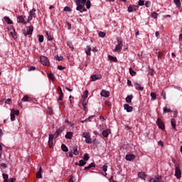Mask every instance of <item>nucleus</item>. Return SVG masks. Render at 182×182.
Segmentation results:
<instances>
[{"label":"nucleus","instance_id":"nucleus-1","mask_svg":"<svg viewBox=\"0 0 182 182\" xmlns=\"http://www.w3.org/2000/svg\"><path fill=\"white\" fill-rule=\"evenodd\" d=\"M77 7V11H79V12H86L87 11L86 8H85V4H86V0H74Z\"/></svg>","mask_w":182,"mask_h":182},{"label":"nucleus","instance_id":"nucleus-2","mask_svg":"<svg viewBox=\"0 0 182 182\" xmlns=\"http://www.w3.org/2000/svg\"><path fill=\"white\" fill-rule=\"evenodd\" d=\"M82 137H84V139H85V143H87V144H91L92 138L90 137V134H89V132H83L82 134Z\"/></svg>","mask_w":182,"mask_h":182},{"label":"nucleus","instance_id":"nucleus-3","mask_svg":"<svg viewBox=\"0 0 182 182\" xmlns=\"http://www.w3.org/2000/svg\"><path fill=\"white\" fill-rule=\"evenodd\" d=\"M40 60L42 65H45V66H50L49 60L46 56L41 55L40 57Z\"/></svg>","mask_w":182,"mask_h":182},{"label":"nucleus","instance_id":"nucleus-4","mask_svg":"<svg viewBox=\"0 0 182 182\" xmlns=\"http://www.w3.org/2000/svg\"><path fill=\"white\" fill-rule=\"evenodd\" d=\"M35 12H36V9H33L30 11L27 22H31V21H32V18H36V14H35Z\"/></svg>","mask_w":182,"mask_h":182},{"label":"nucleus","instance_id":"nucleus-5","mask_svg":"<svg viewBox=\"0 0 182 182\" xmlns=\"http://www.w3.org/2000/svg\"><path fill=\"white\" fill-rule=\"evenodd\" d=\"M156 124L159 129H161V130H164L165 127H164V123L163 121H161V119L158 118L156 120Z\"/></svg>","mask_w":182,"mask_h":182},{"label":"nucleus","instance_id":"nucleus-6","mask_svg":"<svg viewBox=\"0 0 182 182\" xmlns=\"http://www.w3.org/2000/svg\"><path fill=\"white\" fill-rule=\"evenodd\" d=\"M175 176L178 179L181 178V170H180V167L178 166H176L175 168Z\"/></svg>","mask_w":182,"mask_h":182},{"label":"nucleus","instance_id":"nucleus-7","mask_svg":"<svg viewBox=\"0 0 182 182\" xmlns=\"http://www.w3.org/2000/svg\"><path fill=\"white\" fill-rule=\"evenodd\" d=\"M55 137L54 134H49V139H48V146L50 149H52L53 147V138Z\"/></svg>","mask_w":182,"mask_h":182},{"label":"nucleus","instance_id":"nucleus-8","mask_svg":"<svg viewBox=\"0 0 182 182\" xmlns=\"http://www.w3.org/2000/svg\"><path fill=\"white\" fill-rule=\"evenodd\" d=\"M63 130H65V127L64 126H62L60 127L59 129H58L55 134H53L55 136V138L56 139L57 137H58V136L60 134V133H62V132H63Z\"/></svg>","mask_w":182,"mask_h":182},{"label":"nucleus","instance_id":"nucleus-9","mask_svg":"<svg viewBox=\"0 0 182 182\" xmlns=\"http://www.w3.org/2000/svg\"><path fill=\"white\" fill-rule=\"evenodd\" d=\"M32 32H33V26H31L28 27L27 31L24 32L23 35L25 36H28V35H29V36H31L32 35Z\"/></svg>","mask_w":182,"mask_h":182},{"label":"nucleus","instance_id":"nucleus-10","mask_svg":"<svg viewBox=\"0 0 182 182\" xmlns=\"http://www.w3.org/2000/svg\"><path fill=\"white\" fill-rule=\"evenodd\" d=\"M17 22L18 23H23V25H26V23H28V21H25V18L22 16H18L17 17Z\"/></svg>","mask_w":182,"mask_h":182},{"label":"nucleus","instance_id":"nucleus-11","mask_svg":"<svg viewBox=\"0 0 182 182\" xmlns=\"http://www.w3.org/2000/svg\"><path fill=\"white\" fill-rule=\"evenodd\" d=\"M139 9V6L131 5L128 7V12H134V11H137Z\"/></svg>","mask_w":182,"mask_h":182},{"label":"nucleus","instance_id":"nucleus-12","mask_svg":"<svg viewBox=\"0 0 182 182\" xmlns=\"http://www.w3.org/2000/svg\"><path fill=\"white\" fill-rule=\"evenodd\" d=\"M149 182H161V176H157L154 178H150Z\"/></svg>","mask_w":182,"mask_h":182},{"label":"nucleus","instance_id":"nucleus-13","mask_svg":"<svg viewBox=\"0 0 182 182\" xmlns=\"http://www.w3.org/2000/svg\"><path fill=\"white\" fill-rule=\"evenodd\" d=\"M100 95L102 96V97H109V96H110V92L105 90H102L100 92Z\"/></svg>","mask_w":182,"mask_h":182},{"label":"nucleus","instance_id":"nucleus-14","mask_svg":"<svg viewBox=\"0 0 182 182\" xmlns=\"http://www.w3.org/2000/svg\"><path fill=\"white\" fill-rule=\"evenodd\" d=\"M92 82H96V80H99L102 79V75H94L91 76Z\"/></svg>","mask_w":182,"mask_h":182},{"label":"nucleus","instance_id":"nucleus-15","mask_svg":"<svg viewBox=\"0 0 182 182\" xmlns=\"http://www.w3.org/2000/svg\"><path fill=\"white\" fill-rule=\"evenodd\" d=\"M138 177L141 180H146V177H147V174L144 171L138 172Z\"/></svg>","mask_w":182,"mask_h":182},{"label":"nucleus","instance_id":"nucleus-16","mask_svg":"<svg viewBox=\"0 0 182 182\" xmlns=\"http://www.w3.org/2000/svg\"><path fill=\"white\" fill-rule=\"evenodd\" d=\"M125 159L128 161H132V160H134V159H136V156H134V155H133L132 154H129L126 155Z\"/></svg>","mask_w":182,"mask_h":182},{"label":"nucleus","instance_id":"nucleus-17","mask_svg":"<svg viewBox=\"0 0 182 182\" xmlns=\"http://www.w3.org/2000/svg\"><path fill=\"white\" fill-rule=\"evenodd\" d=\"M124 110H127V112H133V107L129 105L128 104H124Z\"/></svg>","mask_w":182,"mask_h":182},{"label":"nucleus","instance_id":"nucleus-18","mask_svg":"<svg viewBox=\"0 0 182 182\" xmlns=\"http://www.w3.org/2000/svg\"><path fill=\"white\" fill-rule=\"evenodd\" d=\"M134 85H136V90H140L141 92L144 90V87H141V85H140L137 81L134 82Z\"/></svg>","mask_w":182,"mask_h":182},{"label":"nucleus","instance_id":"nucleus-19","mask_svg":"<svg viewBox=\"0 0 182 182\" xmlns=\"http://www.w3.org/2000/svg\"><path fill=\"white\" fill-rule=\"evenodd\" d=\"M122 48H123V46H119L117 44V46L113 50V52H122Z\"/></svg>","mask_w":182,"mask_h":182},{"label":"nucleus","instance_id":"nucleus-20","mask_svg":"<svg viewBox=\"0 0 182 182\" xmlns=\"http://www.w3.org/2000/svg\"><path fill=\"white\" fill-rule=\"evenodd\" d=\"M37 178H42V167L39 168L38 171L36 173Z\"/></svg>","mask_w":182,"mask_h":182},{"label":"nucleus","instance_id":"nucleus-21","mask_svg":"<svg viewBox=\"0 0 182 182\" xmlns=\"http://www.w3.org/2000/svg\"><path fill=\"white\" fill-rule=\"evenodd\" d=\"M87 96H89V91L85 90L84 92L83 95H82V97H83V101L82 102H86V100L87 99Z\"/></svg>","mask_w":182,"mask_h":182},{"label":"nucleus","instance_id":"nucleus-22","mask_svg":"<svg viewBox=\"0 0 182 182\" xmlns=\"http://www.w3.org/2000/svg\"><path fill=\"white\" fill-rule=\"evenodd\" d=\"M109 134H110V129L104 130L102 132V136H104V137H107Z\"/></svg>","mask_w":182,"mask_h":182},{"label":"nucleus","instance_id":"nucleus-23","mask_svg":"<svg viewBox=\"0 0 182 182\" xmlns=\"http://www.w3.org/2000/svg\"><path fill=\"white\" fill-rule=\"evenodd\" d=\"M132 99H133V95H128L126 97L125 100H126L127 103H132Z\"/></svg>","mask_w":182,"mask_h":182},{"label":"nucleus","instance_id":"nucleus-24","mask_svg":"<svg viewBox=\"0 0 182 182\" xmlns=\"http://www.w3.org/2000/svg\"><path fill=\"white\" fill-rule=\"evenodd\" d=\"M73 137V132H67L65 134V139H71Z\"/></svg>","mask_w":182,"mask_h":182},{"label":"nucleus","instance_id":"nucleus-25","mask_svg":"<svg viewBox=\"0 0 182 182\" xmlns=\"http://www.w3.org/2000/svg\"><path fill=\"white\" fill-rule=\"evenodd\" d=\"M73 154L75 156H78L79 155V151L77 150V146L73 147Z\"/></svg>","mask_w":182,"mask_h":182},{"label":"nucleus","instance_id":"nucleus-26","mask_svg":"<svg viewBox=\"0 0 182 182\" xmlns=\"http://www.w3.org/2000/svg\"><path fill=\"white\" fill-rule=\"evenodd\" d=\"M61 150H63V151H65V153L69 151V149H68V146H66V145H65L64 144L61 145Z\"/></svg>","mask_w":182,"mask_h":182},{"label":"nucleus","instance_id":"nucleus-27","mask_svg":"<svg viewBox=\"0 0 182 182\" xmlns=\"http://www.w3.org/2000/svg\"><path fill=\"white\" fill-rule=\"evenodd\" d=\"M87 50L85 51L86 55H87V56H90L91 53H90V50H92V48L90 47V46H87Z\"/></svg>","mask_w":182,"mask_h":182},{"label":"nucleus","instance_id":"nucleus-28","mask_svg":"<svg viewBox=\"0 0 182 182\" xmlns=\"http://www.w3.org/2000/svg\"><path fill=\"white\" fill-rule=\"evenodd\" d=\"M4 20L9 25H12L13 22L11 21V18H9V17L5 16Z\"/></svg>","mask_w":182,"mask_h":182},{"label":"nucleus","instance_id":"nucleus-29","mask_svg":"<svg viewBox=\"0 0 182 182\" xmlns=\"http://www.w3.org/2000/svg\"><path fill=\"white\" fill-rule=\"evenodd\" d=\"M150 96L151 97V100H152V101H154V100H156V99H157V95L154 92H151Z\"/></svg>","mask_w":182,"mask_h":182},{"label":"nucleus","instance_id":"nucleus-30","mask_svg":"<svg viewBox=\"0 0 182 182\" xmlns=\"http://www.w3.org/2000/svg\"><path fill=\"white\" fill-rule=\"evenodd\" d=\"M108 59H109V60H112V62H117V58L113 57L110 55H108Z\"/></svg>","mask_w":182,"mask_h":182},{"label":"nucleus","instance_id":"nucleus-31","mask_svg":"<svg viewBox=\"0 0 182 182\" xmlns=\"http://www.w3.org/2000/svg\"><path fill=\"white\" fill-rule=\"evenodd\" d=\"M102 171H105V173H103V176H107V173H106L107 171V166L106 165H104L102 166Z\"/></svg>","mask_w":182,"mask_h":182},{"label":"nucleus","instance_id":"nucleus-32","mask_svg":"<svg viewBox=\"0 0 182 182\" xmlns=\"http://www.w3.org/2000/svg\"><path fill=\"white\" fill-rule=\"evenodd\" d=\"M117 45L123 46V41L122 40L121 38H117Z\"/></svg>","mask_w":182,"mask_h":182},{"label":"nucleus","instance_id":"nucleus-33","mask_svg":"<svg viewBox=\"0 0 182 182\" xmlns=\"http://www.w3.org/2000/svg\"><path fill=\"white\" fill-rule=\"evenodd\" d=\"M172 128L176 129V119H171V120Z\"/></svg>","mask_w":182,"mask_h":182},{"label":"nucleus","instance_id":"nucleus-34","mask_svg":"<svg viewBox=\"0 0 182 182\" xmlns=\"http://www.w3.org/2000/svg\"><path fill=\"white\" fill-rule=\"evenodd\" d=\"M166 113H171V109L167 107L164 108V114H166Z\"/></svg>","mask_w":182,"mask_h":182},{"label":"nucleus","instance_id":"nucleus-35","mask_svg":"<svg viewBox=\"0 0 182 182\" xmlns=\"http://www.w3.org/2000/svg\"><path fill=\"white\" fill-rule=\"evenodd\" d=\"M29 97L28 95H25L22 99V102H29Z\"/></svg>","mask_w":182,"mask_h":182},{"label":"nucleus","instance_id":"nucleus-36","mask_svg":"<svg viewBox=\"0 0 182 182\" xmlns=\"http://www.w3.org/2000/svg\"><path fill=\"white\" fill-rule=\"evenodd\" d=\"M129 73L131 76H136V71L133 70L132 68H129Z\"/></svg>","mask_w":182,"mask_h":182},{"label":"nucleus","instance_id":"nucleus-37","mask_svg":"<svg viewBox=\"0 0 182 182\" xmlns=\"http://www.w3.org/2000/svg\"><path fill=\"white\" fill-rule=\"evenodd\" d=\"M85 5H86L87 9H90V0H87V2L85 1Z\"/></svg>","mask_w":182,"mask_h":182},{"label":"nucleus","instance_id":"nucleus-38","mask_svg":"<svg viewBox=\"0 0 182 182\" xmlns=\"http://www.w3.org/2000/svg\"><path fill=\"white\" fill-rule=\"evenodd\" d=\"M86 164V161H85L84 160L81 159L79 161V164L78 166H83Z\"/></svg>","mask_w":182,"mask_h":182},{"label":"nucleus","instance_id":"nucleus-39","mask_svg":"<svg viewBox=\"0 0 182 182\" xmlns=\"http://www.w3.org/2000/svg\"><path fill=\"white\" fill-rule=\"evenodd\" d=\"M46 36L48 41H52V39H53V38H52V35L48 32H46Z\"/></svg>","mask_w":182,"mask_h":182},{"label":"nucleus","instance_id":"nucleus-40","mask_svg":"<svg viewBox=\"0 0 182 182\" xmlns=\"http://www.w3.org/2000/svg\"><path fill=\"white\" fill-rule=\"evenodd\" d=\"M48 78L50 79V80H55V77L53 76V74L52 73L48 74Z\"/></svg>","mask_w":182,"mask_h":182},{"label":"nucleus","instance_id":"nucleus-41","mask_svg":"<svg viewBox=\"0 0 182 182\" xmlns=\"http://www.w3.org/2000/svg\"><path fill=\"white\" fill-rule=\"evenodd\" d=\"M98 35H99L100 38H105V36H106V33L105 32H102V31H100L98 33Z\"/></svg>","mask_w":182,"mask_h":182},{"label":"nucleus","instance_id":"nucleus-42","mask_svg":"<svg viewBox=\"0 0 182 182\" xmlns=\"http://www.w3.org/2000/svg\"><path fill=\"white\" fill-rule=\"evenodd\" d=\"M11 35L14 39H16V33H15V30H13V31L11 32Z\"/></svg>","mask_w":182,"mask_h":182},{"label":"nucleus","instance_id":"nucleus-43","mask_svg":"<svg viewBox=\"0 0 182 182\" xmlns=\"http://www.w3.org/2000/svg\"><path fill=\"white\" fill-rule=\"evenodd\" d=\"M11 112H13V114L16 116H19V110H15V109H12Z\"/></svg>","mask_w":182,"mask_h":182},{"label":"nucleus","instance_id":"nucleus-44","mask_svg":"<svg viewBox=\"0 0 182 182\" xmlns=\"http://www.w3.org/2000/svg\"><path fill=\"white\" fill-rule=\"evenodd\" d=\"M163 56H164V54L161 52H159L158 53V59L160 60L161 59V58H163Z\"/></svg>","mask_w":182,"mask_h":182},{"label":"nucleus","instance_id":"nucleus-45","mask_svg":"<svg viewBox=\"0 0 182 182\" xmlns=\"http://www.w3.org/2000/svg\"><path fill=\"white\" fill-rule=\"evenodd\" d=\"M55 59H56V60H58L59 62H60L61 60H63V56L57 55L55 57Z\"/></svg>","mask_w":182,"mask_h":182},{"label":"nucleus","instance_id":"nucleus-46","mask_svg":"<svg viewBox=\"0 0 182 182\" xmlns=\"http://www.w3.org/2000/svg\"><path fill=\"white\" fill-rule=\"evenodd\" d=\"M83 159L85 160V161H87L89 160V154H85Z\"/></svg>","mask_w":182,"mask_h":182},{"label":"nucleus","instance_id":"nucleus-47","mask_svg":"<svg viewBox=\"0 0 182 182\" xmlns=\"http://www.w3.org/2000/svg\"><path fill=\"white\" fill-rule=\"evenodd\" d=\"M174 4L176 5V6H180L181 4L180 3V0H174Z\"/></svg>","mask_w":182,"mask_h":182},{"label":"nucleus","instance_id":"nucleus-48","mask_svg":"<svg viewBox=\"0 0 182 182\" xmlns=\"http://www.w3.org/2000/svg\"><path fill=\"white\" fill-rule=\"evenodd\" d=\"M139 6H143L144 5V0H139L138 2Z\"/></svg>","mask_w":182,"mask_h":182},{"label":"nucleus","instance_id":"nucleus-49","mask_svg":"<svg viewBox=\"0 0 182 182\" xmlns=\"http://www.w3.org/2000/svg\"><path fill=\"white\" fill-rule=\"evenodd\" d=\"M151 5V2L149 1H146L145 2V6H146V8H150Z\"/></svg>","mask_w":182,"mask_h":182},{"label":"nucleus","instance_id":"nucleus-50","mask_svg":"<svg viewBox=\"0 0 182 182\" xmlns=\"http://www.w3.org/2000/svg\"><path fill=\"white\" fill-rule=\"evenodd\" d=\"M38 41L41 43H42V42H43V36L42 35H39L38 36Z\"/></svg>","mask_w":182,"mask_h":182},{"label":"nucleus","instance_id":"nucleus-51","mask_svg":"<svg viewBox=\"0 0 182 182\" xmlns=\"http://www.w3.org/2000/svg\"><path fill=\"white\" fill-rule=\"evenodd\" d=\"M64 11H65V12H70V11H72V9H70L69 6H65V7L64 8Z\"/></svg>","mask_w":182,"mask_h":182},{"label":"nucleus","instance_id":"nucleus-52","mask_svg":"<svg viewBox=\"0 0 182 182\" xmlns=\"http://www.w3.org/2000/svg\"><path fill=\"white\" fill-rule=\"evenodd\" d=\"M3 178L5 180V181H8V178H9L8 174L3 173Z\"/></svg>","mask_w":182,"mask_h":182},{"label":"nucleus","instance_id":"nucleus-53","mask_svg":"<svg viewBox=\"0 0 182 182\" xmlns=\"http://www.w3.org/2000/svg\"><path fill=\"white\" fill-rule=\"evenodd\" d=\"M11 122H14L15 120V114L13 112L11 113Z\"/></svg>","mask_w":182,"mask_h":182},{"label":"nucleus","instance_id":"nucleus-54","mask_svg":"<svg viewBox=\"0 0 182 182\" xmlns=\"http://www.w3.org/2000/svg\"><path fill=\"white\" fill-rule=\"evenodd\" d=\"M158 15H159V14H158L157 13H156V12H152V13H151V17H152V18H157Z\"/></svg>","mask_w":182,"mask_h":182},{"label":"nucleus","instance_id":"nucleus-55","mask_svg":"<svg viewBox=\"0 0 182 182\" xmlns=\"http://www.w3.org/2000/svg\"><path fill=\"white\" fill-rule=\"evenodd\" d=\"M86 105H87L86 103V102L85 101H82V107H83V109H84L85 112H86Z\"/></svg>","mask_w":182,"mask_h":182},{"label":"nucleus","instance_id":"nucleus-56","mask_svg":"<svg viewBox=\"0 0 182 182\" xmlns=\"http://www.w3.org/2000/svg\"><path fill=\"white\" fill-rule=\"evenodd\" d=\"M161 96H162L163 99H164V100H166V92L163 91V92H161Z\"/></svg>","mask_w":182,"mask_h":182},{"label":"nucleus","instance_id":"nucleus-57","mask_svg":"<svg viewBox=\"0 0 182 182\" xmlns=\"http://www.w3.org/2000/svg\"><path fill=\"white\" fill-rule=\"evenodd\" d=\"M105 105H106L107 106H109V107L112 106V104L108 100L105 101Z\"/></svg>","mask_w":182,"mask_h":182},{"label":"nucleus","instance_id":"nucleus-58","mask_svg":"<svg viewBox=\"0 0 182 182\" xmlns=\"http://www.w3.org/2000/svg\"><path fill=\"white\" fill-rule=\"evenodd\" d=\"M0 166L1 167H3V168H6V167H8V166L5 163H1Z\"/></svg>","mask_w":182,"mask_h":182},{"label":"nucleus","instance_id":"nucleus-59","mask_svg":"<svg viewBox=\"0 0 182 182\" xmlns=\"http://www.w3.org/2000/svg\"><path fill=\"white\" fill-rule=\"evenodd\" d=\"M151 75V76H153L154 75V70H149V74Z\"/></svg>","mask_w":182,"mask_h":182},{"label":"nucleus","instance_id":"nucleus-60","mask_svg":"<svg viewBox=\"0 0 182 182\" xmlns=\"http://www.w3.org/2000/svg\"><path fill=\"white\" fill-rule=\"evenodd\" d=\"M36 69V68L31 66L30 68H28V71L31 72L32 70H35Z\"/></svg>","mask_w":182,"mask_h":182},{"label":"nucleus","instance_id":"nucleus-61","mask_svg":"<svg viewBox=\"0 0 182 182\" xmlns=\"http://www.w3.org/2000/svg\"><path fill=\"white\" fill-rule=\"evenodd\" d=\"M88 166L92 168V167H95V163H91L88 165Z\"/></svg>","mask_w":182,"mask_h":182},{"label":"nucleus","instance_id":"nucleus-62","mask_svg":"<svg viewBox=\"0 0 182 182\" xmlns=\"http://www.w3.org/2000/svg\"><path fill=\"white\" fill-rule=\"evenodd\" d=\"M68 46H69V48H70V49H73V45L71 43H68Z\"/></svg>","mask_w":182,"mask_h":182},{"label":"nucleus","instance_id":"nucleus-63","mask_svg":"<svg viewBox=\"0 0 182 182\" xmlns=\"http://www.w3.org/2000/svg\"><path fill=\"white\" fill-rule=\"evenodd\" d=\"M127 85H128V86H133V85H132V80H127Z\"/></svg>","mask_w":182,"mask_h":182},{"label":"nucleus","instance_id":"nucleus-64","mask_svg":"<svg viewBox=\"0 0 182 182\" xmlns=\"http://www.w3.org/2000/svg\"><path fill=\"white\" fill-rule=\"evenodd\" d=\"M15 181H16V178H10L9 182H15Z\"/></svg>","mask_w":182,"mask_h":182}]
</instances>
